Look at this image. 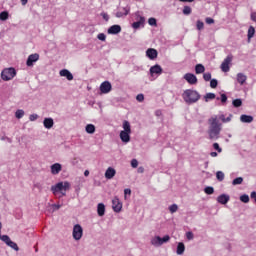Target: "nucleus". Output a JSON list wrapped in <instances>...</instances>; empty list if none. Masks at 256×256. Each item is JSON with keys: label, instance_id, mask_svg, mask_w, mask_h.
<instances>
[{"label": "nucleus", "instance_id": "nucleus-48", "mask_svg": "<svg viewBox=\"0 0 256 256\" xmlns=\"http://www.w3.org/2000/svg\"><path fill=\"white\" fill-rule=\"evenodd\" d=\"M204 81H211V73L207 72L203 75Z\"/></svg>", "mask_w": 256, "mask_h": 256}, {"label": "nucleus", "instance_id": "nucleus-33", "mask_svg": "<svg viewBox=\"0 0 256 256\" xmlns=\"http://www.w3.org/2000/svg\"><path fill=\"white\" fill-rule=\"evenodd\" d=\"M204 192L206 193V195H213V193H215V189L211 186H207L204 189Z\"/></svg>", "mask_w": 256, "mask_h": 256}, {"label": "nucleus", "instance_id": "nucleus-52", "mask_svg": "<svg viewBox=\"0 0 256 256\" xmlns=\"http://www.w3.org/2000/svg\"><path fill=\"white\" fill-rule=\"evenodd\" d=\"M205 22L207 23V25H213V23H215V20L213 18L207 17L205 19Z\"/></svg>", "mask_w": 256, "mask_h": 256}, {"label": "nucleus", "instance_id": "nucleus-15", "mask_svg": "<svg viewBox=\"0 0 256 256\" xmlns=\"http://www.w3.org/2000/svg\"><path fill=\"white\" fill-rule=\"evenodd\" d=\"M63 169V166L59 163H55L50 166V171L52 175H59Z\"/></svg>", "mask_w": 256, "mask_h": 256}, {"label": "nucleus", "instance_id": "nucleus-16", "mask_svg": "<svg viewBox=\"0 0 256 256\" xmlns=\"http://www.w3.org/2000/svg\"><path fill=\"white\" fill-rule=\"evenodd\" d=\"M145 26V17L138 16V20L132 24L133 29H139Z\"/></svg>", "mask_w": 256, "mask_h": 256}, {"label": "nucleus", "instance_id": "nucleus-36", "mask_svg": "<svg viewBox=\"0 0 256 256\" xmlns=\"http://www.w3.org/2000/svg\"><path fill=\"white\" fill-rule=\"evenodd\" d=\"M216 178L218 179V181H223V179H225V173H223L222 171H218L216 173Z\"/></svg>", "mask_w": 256, "mask_h": 256}, {"label": "nucleus", "instance_id": "nucleus-51", "mask_svg": "<svg viewBox=\"0 0 256 256\" xmlns=\"http://www.w3.org/2000/svg\"><path fill=\"white\" fill-rule=\"evenodd\" d=\"M37 119H39V115H37V114H31L29 116L30 121H37Z\"/></svg>", "mask_w": 256, "mask_h": 256}, {"label": "nucleus", "instance_id": "nucleus-41", "mask_svg": "<svg viewBox=\"0 0 256 256\" xmlns=\"http://www.w3.org/2000/svg\"><path fill=\"white\" fill-rule=\"evenodd\" d=\"M240 201H242V203H249V195L244 194L240 196Z\"/></svg>", "mask_w": 256, "mask_h": 256}, {"label": "nucleus", "instance_id": "nucleus-56", "mask_svg": "<svg viewBox=\"0 0 256 256\" xmlns=\"http://www.w3.org/2000/svg\"><path fill=\"white\" fill-rule=\"evenodd\" d=\"M124 199H127V195H131V189L127 188L124 190Z\"/></svg>", "mask_w": 256, "mask_h": 256}, {"label": "nucleus", "instance_id": "nucleus-1", "mask_svg": "<svg viewBox=\"0 0 256 256\" xmlns=\"http://www.w3.org/2000/svg\"><path fill=\"white\" fill-rule=\"evenodd\" d=\"M209 128L208 135L210 139H219L221 133V123H219V116L214 115L208 120Z\"/></svg>", "mask_w": 256, "mask_h": 256}, {"label": "nucleus", "instance_id": "nucleus-14", "mask_svg": "<svg viewBox=\"0 0 256 256\" xmlns=\"http://www.w3.org/2000/svg\"><path fill=\"white\" fill-rule=\"evenodd\" d=\"M184 79L189 85H197V76H195V74L186 73Z\"/></svg>", "mask_w": 256, "mask_h": 256}, {"label": "nucleus", "instance_id": "nucleus-30", "mask_svg": "<svg viewBox=\"0 0 256 256\" xmlns=\"http://www.w3.org/2000/svg\"><path fill=\"white\" fill-rule=\"evenodd\" d=\"M9 19V12L4 11L0 13V21H7Z\"/></svg>", "mask_w": 256, "mask_h": 256}, {"label": "nucleus", "instance_id": "nucleus-63", "mask_svg": "<svg viewBox=\"0 0 256 256\" xmlns=\"http://www.w3.org/2000/svg\"><path fill=\"white\" fill-rule=\"evenodd\" d=\"M9 143H11V139H8Z\"/></svg>", "mask_w": 256, "mask_h": 256}, {"label": "nucleus", "instance_id": "nucleus-43", "mask_svg": "<svg viewBox=\"0 0 256 256\" xmlns=\"http://www.w3.org/2000/svg\"><path fill=\"white\" fill-rule=\"evenodd\" d=\"M136 101H138L139 103H143V101H145V96L143 94H138L136 96Z\"/></svg>", "mask_w": 256, "mask_h": 256}, {"label": "nucleus", "instance_id": "nucleus-2", "mask_svg": "<svg viewBox=\"0 0 256 256\" xmlns=\"http://www.w3.org/2000/svg\"><path fill=\"white\" fill-rule=\"evenodd\" d=\"M69 189H71V183L67 182V181H62V182H58L55 185L51 186V191L53 193V195L57 196L60 195L62 197H65V195H67V191H69Z\"/></svg>", "mask_w": 256, "mask_h": 256}, {"label": "nucleus", "instance_id": "nucleus-31", "mask_svg": "<svg viewBox=\"0 0 256 256\" xmlns=\"http://www.w3.org/2000/svg\"><path fill=\"white\" fill-rule=\"evenodd\" d=\"M24 115H25V111H23L21 109H19L15 112L16 119H23Z\"/></svg>", "mask_w": 256, "mask_h": 256}, {"label": "nucleus", "instance_id": "nucleus-47", "mask_svg": "<svg viewBox=\"0 0 256 256\" xmlns=\"http://www.w3.org/2000/svg\"><path fill=\"white\" fill-rule=\"evenodd\" d=\"M148 23L152 27H155L157 25V20L155 18H149Z\"/></svg>", "mask_w": 256, "mask_h": 256}, {"label": "nucleus", "instance_id": "nucleus-4", "mask_svg": "<svg viewBox=\"0 0 256 256\" xmlns=\"http://www.w3.org/2000/svg\"><path fill=\"white\" fill-rule=\"evenodd\" d=\"M122 127L124 130L120 132V139L123 143H129L131 141V124L125 120Z\"/></svg>", "mask_w": 256, "mask_h": 256}, {"label": "nucleus", "instance_id": "nucleus-23", "mask_svg": "<svg viewBox=\"0 0 256 256\" xmlns=\"http://www.w3.org/2000/svg\"><path fill=\"white\" fill-rule=\"evenodd\" d=\"M126 15H129V8L124 7L120 8L118 12L116 13V17L121 18V17H126Z\"/></svg>", "mask_w": 256, "mask_h": 256}, {"label": "nucleus", "instance_id": "nucleus-21", "mask_svg": "<svg viewBox=\"0 0 256 256\" xmlns=\"http://www.w3.org/2000/svg\"><path fill=\"white\" fill-rule=\"evenodd\" d=\"M109 35H117L121 33V26L120 25H113L108 29Z\"/></svg>", "mask_w": 256, "mask_h": 256}, {"label": "nucleus", "instance_id": "nucleus-50", "mask_svg": "<svg viewBox=\"0 0 256 256\" xmlns=\"http://www.w3.org/2000/svg\"><path fill=\"white\" fill-rule=\"evenodd\" d=\"M97 39H99V41H105L107 39V36L103 33L98 34Z\"/></svg>", "mask_w": 256, "mask_h": 256}, {"label": "nucleus", "instance_id": "nucleus-45", "mask_svg": "<svg viewBox=\"0 0 256 256\" xmlns=\"http://www.w3.org/2000/svg\"><path fill=\"white\" fill-rule=\"evenodd\" d=\"M183 14L184 15H191V7L185 6L183 9Z\"/></svg>", "mask_w": 256, "mask_h": 256}, {"label": "nucleus", "instance_id": "nucleus-6", "mask_svg": "<svg viewBox=\"0 0 256 256\" xmlns=\"http://www.w3.org/2000/svg\"><path fill=\"white\" fill-rule=\"evenodd\" d=\"M1 229H3V224L0 222V241H3L8 247L14 249V251H19V246L17 243L13 242L8 235H2Z\"/></svg>", "mask_w": 256, "mask_h": 256}, {"label": "nucleus", "instance_id": "nucleus-22", "mask_svg": "<svg viewBox=\"0 0 256 256\" xmlns=\"http://www.w3.org/2000/svg\"><path fill=\"white\" fill-rule=\"evenodd\" d=\"M157 51L154 48H149L146 51V56L149 57L151 59V61H153L154 59H157Z\"/></svg>", "mask_w": 256, "mask_h": 256}, {"label": "nucleus", "instance_id": "nucleus-38", "mask_svg": "<svg viewBox=\"0 0 256 256\" xmlns=\"http://www.w3.org/2000/svg\"><path fill=\"white\" fill-rule=\"evenodd\" d=\"M213 99H215V93H207L206 95H205V101L207 102V101H211V100H213Z\"/></svg>", "mask_w": 256, "mask_h": 256}, {"label": "nucleus", "instance_id": "nucleus-58", "mask_svg": "<svg viewBox=\"0 0 256 256\" xmlns=\"http://www.w3.org/2000/svg\"><path fill=\"white\" fill-rule=\"evenodd\" d=\"M179 1H181L182 3H193V1L195 0H179Z\"/></svg>", "mask_w": 256, "mask_h": 256}, {"label": "nucleus", "instance_id": "nucleus-11", "mask_svg": "<svg viewBox=\"0 0 256 256\" xmlns=\"http://www.w3.org/2000/svg\"><path fill=\"white\" fill-rule=\"evenodd\" d=\"M37 61H39V54L37 53L30 54L27 58L26 65L27 67H33V65H35Z\"/></svg>", "mask_w": 256, "mask_h": 256}, {"label": "nucleus", "instance_id": "nucleus-59", "mask_svg": "<svg viewBox=\"0 0 256 256\" xmlns=\"http://www.w3.org/2000/svg\"><path fill=\"white\" fill-rule=\"evenodd\" d=\"M143 171H145L143 167L138 168V173H143Z\"/></svg>", "mask_w": 256, "mask_h": 256}, {"label": "nucleus", "instance_id": "nucleus-3", "mask_svg": "<svg viewBox=\"0 0 256 256\" xmlns=\"http://www.w3.org/2000/svg\"><path fill=\"white\" fill-rule=\"evenodd\" d=\"M182 99H184L187 105H193V103H197L201 99V95L197 90L187 89L182 93Z\"/></svg>", "mask_w": 256, "mask_h": 256}, {"label": "nucleus", "instance_id": "nucleus-20", "mask_svg": "<svg viewBox=\"0 0 256 256\" xmlns=\"http://www.w3.org/2000/svg\"><path fill=\"white\" fill-rule=\"evenodd\" d=\"M229 199L230 197L227 194H221L220 196L217 197V201L221 205H227V203H229Z\"/></svg>", "mask_w": 256, "mask_h": 256}, {"label": "nucleus", "instance_id": "nucleus-24", "mask_svg": "<svg viewBox=\"0 0 256 256\" xmlns=\"http://www.w3.org/2000/svg\"><path fill=\"white\" fill-rule=\"evenodd\" d=\"M185 253V244L178 242L176 247V255H183Z\"/></svg>", "mask_w": 256, "mask_h": 256}, {"label": "nucleus", "instance_id": "nucleus-61", "mask_svg": "<svg viewBox=\"0 0 256 256\" xmlns=\"http://www.w3.org/2000/svg\"><path fill=\"white\" fill-rule=\"evenodd\" d=\"M210 155H211L212 157H217L218 154H217V152H211Z\"/></svg>", "mask_w": 256, "mask_h": 256}, {"label": "nucleus", "instance_id": "nucleus-10", "mask_svg": "<svg viewBox=\"0 0 256 256\" xmlns=\"http://www.w3.org/2000/svg\"><path fill=\"white\" fill-rule=\"evenodd\" d=\"M112 208L115 213H121V210L123 209V203L119 200V198L115 197L112 200Z\"/></svg>", "mask_w": 256, "mask_h": 256}, {"label": "nucleus", "instance_id": "nucleus-37", "mask_svg": "<svg viewBox=\"0 0 256 256\" xmlns=\"http://www.w3.org/2000/svg\"><path fill=\"white\" fill-rule=\"evenodd\" d=\"M178 209L179 206H177V204H172L171 206H169L170 213H177Z\"/></svg>", "mask_w": 256, "mask_h": 256}, {"label": "nucleus", "instance_id": "nucleus-27", "mask_svg": "<svg viewBox=\"0 0 256 256\" xmlns=\"http://www.w3.org/2000/svg\"><path fill=\"white\" fill-rule=\"evenodd\" d=\"M240 121L242 123H253V116L243 114L240 116Z\"/></svg>", "mask_w": 256, "mask_h": 256}, {"label": "nucleus", "instance_id": "nucleus-28", "mask_svg": "<svg viewBox=\"0 0 256 256\" xmlns=\"http://www.w3.org/2000/svg\"><path fill=\"white\" fill-rule=\"evenodd\" d=\"M86 133H89V135H93L95 133V125L93 124H87L85 127Z\"/></svg>", "mask_w": 256, "mask_h": 256}, {"label": "nucleus", "instance_id": "nucleus-39", "mask_svg": "<svg viewBox=\"0 0 256 256\" xmlns=\"http://www.w3.org/2000/svg\"><path fill=\"white\" fill-rule=\"evenodd\" d=\"M232 105L234 107H241V105H243V101H241V99H235L233 100Z\"/></svg>", "mask_w": 256, "mask_h": 256}, {"label": "nucleus", "instance_id": "nucleus-7", "mask_svg": "<svg viewBox=\"0 0 256 256\" xmlns=\"http://www.w3.org/2000/svg\"><path fill=\"white\" fill-rule=\"evenodd\" d=\"M16 75H17V70H15V68L13 67L5 68L1 72V79L3 81H11L12 79H15Z\"/></svg>", "mask_w": 256, "mask_h": 256}, {"label": "nucleus", "instance_id": "nucleus-13", "mask_svg": "<svg viewBox=\"0 0 256 256\" xmlns=\"http://www.w3.org/2000/svg\"><path fill=\"white\" fill-rule=\"evenodd\" d=\"M163 73V68L159 64H156L150 68L151 77H155V75L159 76Z\"/></svg>", "mask_w": 256, "mask_h": 256}, {"label": "nucleus", "instance_id": "nucleus-17", "mask_svg": "<svg viewBox=\"0 0 256 256\" xmlns=\"http://www.w3.org/2000/svg\"><path fill=\"white\" fill-rule=\"evenodd\" d=\"M60 77H65L67 81H73V74L67 69H62L59 72Z\"/></svg>", "mask_w": 256, "mask_h": 256}, {"label": "nucleus", "instance_id": "nucleus-42", "mask_svg": "<svg viewBox=\"0 0 256 256\" xmlns=\"http://www.w3.org/2000/svg\"><path fill=\"white\" fill-rule=\"evenodd\" d=\"M186 239L188 241H193V239H195V235L193 234V232H186Z\"/></svg>", "mask_w": 256, "mask_h": 256}, {"label": "nucleus", "instance_id": "nucleus-60", "mask_svg": "<svg viewBox=\"0 0 256 256\" xmlns=\"http://www.w3.org/2000/svg\"><path fill=\"white\" fill-rule=\"evenodd\" d=\"M84 176H85V177H89V170H85V171H84Z\"/></svg>", "mask_w": 256, "mask_h": 256}, {"label": "nucleus", "instance_id": "nucleus-40", "mask_svg": "<svg viewBox=\"0 0 256 256\" xmlns=\"http://www.w3.org/2000/svg\"><path fill=\"white\" fill-rule=\"evenodd\" d=\"M243 183V177H238L232 181V185H241Z\"/></svg>", "mask_w": 256, "mask_h": 256}, {"label": "nucleus", "instance_id": "nucleus-29", "mask_svg": "<svg viewBox=\"0 0 256 256\" xmlns=\"http://www.w3.org/2000/svg\"><path fill=\"white\" fill-rule=\"evenodd\" d=\"M195 71H196L197 75H199L201 73H205V66H203L202 64H197L195 66Z\"/></svg>", "mask_w": 256, "mask_h": 256}, {"label": "nucleus", "instance_id": "nucleus-35", "mask_svg": "<svg viewBox=\"0 0 256 256\" xmlns=\"http://www.w3.org/2000/svg\"><path fill=\"white\" fill-rule=\"evenodd\" d=\"M253 35H255V28L253 26H250L248 29V39L253 38Z\"/></svg>", "mask_w": 256, "mask_h": 256}, {"label": "nucleus", "instance_id": "nucleus-9", "mask_svg": "<svg viewBox=\"0 0 256 256\" xmlns=\"http://www.w3.org/2000/svg\"><path fill=\"white\" fill-rule=\"evenodd\" d=\"M233 61V55L229 54L224 61L222 62L220 68L223 71V73H229L231 69V63Z\"/></svg>", "mask_w": 256, "mask_h": 256}, {"label": "nucleus", "instance_id": "nucleus-32", "mask_svg": "<svg viewBox=\"0 0 256 256\" xmlns=\"http://www.w3.org/2000/svg\"><path fill=\"white\" fill-rule=\"evenodd\" d=\"M219 119H220V121H222V123H229V121H231V115L228 116L227 118H225V115H220L218 117V121H219Z\"/></svg>", "mask_w": 256, "mask_h": 256}, {"label": "nucleus", "instance_id": "nucleus-26", "mask_svg": "<svg viewBox=\"0 0 256 256\" xmlns=\"http://www.w3.org/2000/svg\"><path fill=\"white\" fill-rule=\"evenodd\" d=\"M97 214L99 217H103V215H105V204L99 203L97 205Z\"/></svg>", "mask_w": 256, "mask_h": 256}, {"label": "nucleus", "instance_id": "nucleus-57", "mask_svg": "<svg viewBox=\"0 0 256 256\" xmlns=\"http://www.w3.org/2000/svg\"><path fill=\"white\" fill-rule=\"evenodd\" d=\"M251 19L252 21H256V12L251 13Z\"/></svg>", "mask_w": 256, "mask_h": 256}, {"label": "nucleus", "instance_id": "nucleus-55", "mask_svg": "<svg viewBox=\"0 0 256 256\" xmlns=\"http://www.w3.org/2000/svg\"><path fill=\"white\" fill-rule=\"evenodd\" d=\"M101 17L104 19V21H109V14L103 12L101 13Z\"/></svg>", "mask_w": 256, "mask_h": 256}, {"label": "nucleus", "instance_id": "nucleus-25", "mask_svg": "<svg viewBox=\"0 0 256 256\" xmlns=\"http://www.w3.org/2000/svg\"><path fill=\"white\" fill-rule=\"evenodd\" d=\"M43 125L45 129H51L53 125H55V122L53 121V118H45L43 121Z\"/></svg>", "mask_w": 256, "mask_h": 256}, {"label": "nucleus", "instance_id": "nucleus-5", "mask_svg": "<svg viewBox=\"0 0 256 256\" xmlns=\"http://www.w3.org/2000/svg\"><path fill=\"white\" fill-rule=\"evenodd\" d=\"M171 241V237L169 235H165L164 237L160 236H154L150 240V244L153 247H161L162 245H165V243H169Z\"/></svg>", "mask_w": 256, "mask_h": 256}, {"label": "nucleus", "instance_id": "nucleus-34", "mask_svg": "<svg viewBox=\"0 0 256 256\" xmlns=\"http://www.w3.org/2000/svg\"><path fill=\"white\" fill-rule=\"evenodd\" d=\"M196 27H197L198 31H203L205 24L201 20H198L196 22Z\"/></svg>", "mask_w": 256, "mask_h": 256}, {"label": "nucleus", "instance_id": "nucleus-19", "mask_svg": "<svg viewBox=\"0 0 256 256\" xmlns=\"http://www.w3.org/2000/svg\"><path fill=\"white\" fill-rule=\"evenodd\" d=\"M236 81L239 83V85H245V83H247V75L244 73H238L236 75Z\"/></svg>", "mask_w": 256, "mask_h": 256}, {"label": "nucleus", "instance_id": "nucleus-8", "mask_svg": "<svg viewBox=\"0 0 256 256\" xmlns=\"http://www.w3.org/2000/svg\"><path fill=\"white\" fill-rule=\"evenodd\" d=\"M72 237L75 241H81L83 237V227L80 224H75L72 231Z\"/></svg>", "mask_w": 256, "mask_h": 256}, {"label": "nucleus", "instance_id": "nucleus-62", "mask_svg": "<svg viewBox=\"0 0 256 256\" xmlns=\"http://www.w3.org/2000/svg\"><path fill=\"white\" fill-rule=\"evenodd\" d=\"M28 0H21L22 5H27Z\"/></svg>", "mask_w": 256, "mask_h": 256}, {"label": "nucleus", "instance_id": "nucleus-12", "mask_svg": "<svg viewBox=\"0 0 256 256\" xmlns=\"http://www.w3.org/2000/svg\"><path fill=\"white\" fill-rule=\"evenodd\" d=\"M111 89H113V86H111V82H109V81H104V82L100 85V91H101V93H103L104 95H107V93H111Z\"/></svg>", "mask_w": 256, "mask_h": 256}, {"label": "nucleus", "instance_id": "nucleus-49", "mask_svg": "<svg viewBox=\"0 0 256 256\" xmlns=\"http://www.w3.org/2000/svg\"><path fill=\"white\" fill-rule=\"evenodd\" d=\"M213 147L215 151H218V153H222L223 149H221V147L219 146V143H214Z\"/></svg>", "mask_w": 256, "mask_h": 256}, {"label": "nucleus", "instance_id": "nucleus-53", "mask_svg": "<svg viewBox=\"0 0 256 256\" xmlns=\"http://www.w3.org/2000/svg\"><path fill=\"white\" fill-rule=\"evenodd\" d=\"M220 101L223 104L227 103V95L226 94H221Z\"/></svg>", "mask_w": 256, "mask_h": 256}, {"label": "nucleus", "instance_id": "nucleus-54", "mask_svg": "<svg viewBox=\"0 0 256 256\" xmlns=\"http://www.w3.org/2000/svg\"><path fill=\"white\" fill-rule=\"evenodd\" d=\"M52 207H53L54 211H59V209H61V207H63V205H61V204H52Z\"/></svg>", "mask_w": 256, "mask_h": 256}, {"label": "nucleus", "instance_id": "nucleus-44", "mask_svg": "<svg viewBox=\"0 0 256 256\" xmlns=\"http://www.w3.org/2000/svg\"><path fill=\"white\" fill-rule=\"evenodd\" d=\"M131 167H133V169H137V167H139V161H137V159H132Z\"/></svg>", "mask_w": 256, "mask_h": 256}, {"label": "nucleus", "instance_id": "nucleus-18", "mask_svg": "<svg viewBox=\"0 0 256 256\" xmlns=\"http://www.w3.org/2000/svg\"><path fill=\"white\" fill-rule=\"evenodd\" d=\"M115 175H117V170H115V168H113V167H108L105 172V178L113 179V177H115Z\"/></svg>", "mask_w": 256, "mask_h": 256}, {"label": "nucleus", "instance_id": "nucleus-46", "mask_svg": "<svg viewBox=\"0 0 256 256\" xmlns=\"http://www.w3.org/2000/svg\"><path fill=\"white\" fill-rule=\"evenodd\" d=\"M217 85H218L217 79H212V80L210 81V87H211L212 89H216Z\"/></svg>", "mask_w": 256, "mask_h": 256}]
</instances>
